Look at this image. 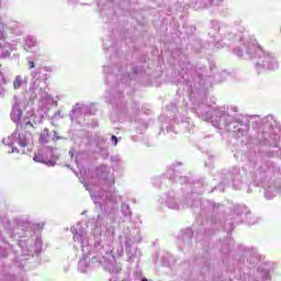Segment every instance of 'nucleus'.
Masks as SVG:
<instances>
[{
	"label": "nucleus",
	"mask_w": 281,
	"mask_h": 281,
	"mask_svg": "<svg viewBox=\"0 0 281 281\" xmlns=\"http://www.w3.org/2000/svg\"><path fill=\"white\" fill-rule=\"evenodd\" d=\"M249 52H250V54H258V52H265V50L262 49V46H260L258 44H252L249 47Z\"/></svg>",
	"instance_id": "f03ea898"
},
{
	"label": "nucleus",
	"mask_w": 281,
	"mask_h": 281,
	"mask_svg": "<svg viewBox=\"0 0 281 281\" xmlns=\"http://www.w3.org/2000/svg\"><path fill=\"white\" fill-rule=\"evenodd\" d=\"M21 85H23V79H21V76H16L13 81L14 89H21Z\"/></svg>",
	"instance_id": "7ed1b4c3"
},
{
	"label": "nucleus",
	"mask_w": 281,
	"mask_h": 281,
	"mask_svg": "<svg viewBox=\"0 0 281 281\" xmlns=\"http://www.w3.org/2000/svg\"><path fill=\"white\" fill-rule=\"evenodd\" d=\"M30 69H34L36 67V64L34 61H29Z\"/></svg>",
	"instance_id": "423d86ee"
},
{
	"label": "nucleus",
	"mask_w": 281,
	"mask_h": 281,
	"mask_svg": "<svg viewBox=\"0 0 281 281\" xmlns=\"http://www.w3.org/2000/svg\"><path fill=\"white\" fill-rule=\"evenodd\" d=\"M111 140L113 142L114 146H117V136L112 135Z\"/></svg>",
	"instance_id": "20e7f679"
},
{
	"label": "nucleus",
	"mask_w": 281,
	"mask_h": 281,
	"mask_svg": "<svg viewBox=\"0 0 281 281\" xmlns=\"http://www.w3.org/2000/svg\"><path fill=\"white\" fill-rule=\"evenodd\" d=\"M19 117H21V112H19Z\"/></svg>",
	"instance_id": "6e6552de"
},
{
	"label": "nucleus",
	"mask_w": 281,
	"mask_h": 281,
	"mask_svg": "<svg viewBox=\"0 0 281 281\" xmlns=\"http://www.w3.org/2000/svg\"><path fill=\"white\" fill-rule=\"evenodd\" d=\"M12 120H14V112L11 113Z\"/></svg>",
	"instance_id": "0eeeda50"
},
{
	"label": "nucleus",
	"mask_w": 281,
	"mask_h": 281,
	"mask_svg": "<svg viewBox=\"0 0 281 281\" xmlns=\"http://www.w3.org/2000/svg\"><path fill=\"white\" fill-rule=\"evenodd\" d=\"M4 35H3V27L0 26V41H3Z\"/></svg>",
	"instance_id": "39448f33"
},
{
	"label": "nucleus",
	"mask_w": 281,
	"mask_h": 281,
	"mask_svg": "<svg viewBox=\"0 0 281 281\" xmlns=\"http://www.w3.org/2000/svg\"><path fill=\"white\" fill-rule=\"evenodd\" d=\"M12 151L18 153V155H25L27 153V142L20 139L18 146Z\"/></svg>",
	"instance_id": "f257e3e1"
}]
</instances>
